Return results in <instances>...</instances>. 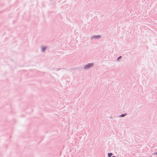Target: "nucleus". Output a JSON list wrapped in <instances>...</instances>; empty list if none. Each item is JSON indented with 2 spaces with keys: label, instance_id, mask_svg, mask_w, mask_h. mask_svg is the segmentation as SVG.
<instances>
[{
  "label": "nucleus",
  "instance_id": "f257e3e1",
  "mask_svg": "<svg viewBox=\"0 0 157 157\" xmlns=\"http://www.w3.org/2000/svg\"><path fill=\"white\" fill-rule=\"evenodd\" d=\"M93 66V63H90L88 65H86L85 67V68L87 69L89 67H91Z\"/></svg>",
  "mask_w": 157,
  "mask_h": 157
},
{
  "label": "nucleus",
  "instance_id": "f03ea898",
  "mask_svg": "<svg viewBox=\"0 0 157 157\" xmlns=\"http://www.w3.org/2000/svg\"><path fill=\"white\" fill-rule=\"evenodd\" d=\"M112 155V153H109L108 154V156L109 157H110Z\"/></svg>",
  "mask_w": 157,
  "mask_h": 157
},
{
  "label": "nucleus",
  "instance_id": "7ed1b4c3",
  "mask_svg": "<svg viewBox=\"0 0 157 157\" xmlns=\"http://www.w3.org/2000/svg\"><path fill=\"white\" fill-rule=\"evenodd\" d=\"M46 49V48H42V50L44 51Z\"/></svg>",
  "mask_w": 157,
  "mask_h": 157
},
{
  "label": "nucleus",
  "instance_id": "20e7f679",
  "mask_svg": "<svg viewBox=\"0 0 157 157\" xmlns=\"http://www.w3.org/2000/svg\"><path fill=\"white\" fill-rule=\"evenodd\" d=\"M125 115H126V114H122L121 116V117H124V116H125Z\"/></svg>",
  "mask_w": 157,
  "mask_h": 157
},
{
  "label": "nucleus",
  "instance_id": "39448f33",
  "mask_svg": "<svg viewBox=\"0 0 157 157\" xmlns=\"http://www.w3.org/2000/svg\"><path fill=\"white\" fill-rule=\"evenodd\" d=\"M98 36L99 37H100V35H98Z\"/></svg>",
  "mask_w": 157,
  "mask_h": 157
},
{
  "label": "nucleus",
  "instance_id": "423d86ee",
  "mask_svg": "<svg viewBox=\"0 0 157 157\" xmlns=\"http://www.w3.org/2000/svg\"><path fill=\"white\" fill-rule=\"evenodd\" d=\"M112 157H115L114 156H113Z\"/></svg>",
  "mask_w": 157,
  "mask_h": 157
},
{
  "label": "nucleus",
  "instance_id": "0eeeda50",
  "mask_svg": "<svg viewBox=\"0 0 157 157\" xmlns=\"http://www.w3.org/2000/svg\"><path fill=\"white\" fill-rule=\"evenodd\" d=\"M156 154H157V153Z\"/></svg>",
  "mask_w": 157,
  "mask_h": 157
}]
</instances>
